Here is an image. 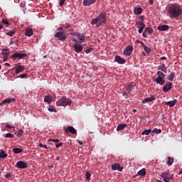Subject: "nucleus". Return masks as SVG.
I'll list each match as a JSON object with an SVG mask.
<instances>
[{"label": "nucleus", "mask_w": 182, "mask_h": 182, "mask_svg": "<svg viewBox=\"0 0 182 182\" xmlns=\"http://www.w3.org/2000/svg\"><path fill=\"white\" fill-rule=\"evenodd\" d=\"M168 14L171 19H176L178 21L182 15V6L180 4H172L168 8Z\"/></svg>", "instance_id": "obj_1"}, {"label": "nucleus", "mask_w": 182, "mask_h": 182, "mask_svg": "<svg viewBox=\"0 0 182 182\" xmlns=\"http://www.w3.org/2000/svg\"><path fill=\"white\" fill-rule=\"evenodd\" d=\"M90 23L91 25H96L97 28L103 26V25L106 23V14H105V13H101L96 18H92Z\"/></svg>", "instance_id": "obj_2"}, {"label": "nucleus", "mask_w": 182, "mask_h": 182, "mask_svg": "<svg viewBox=\"0 0 182 182\" xmlns=\"http://www.w3.org/2000/svg\"><path fill=\"white\" fill-rule=\"evenodd\" d=\"M72 103V100L67 97H63L56 102L57 106H63V107H66V106H70Z\"/></svg>", "instance_id": "obj_3"}, {"label": "nucleus", "mask_w": 182, "mask_h": 182, "mask_svg": "<svg viewBox=\"0 0 182 182\" xmlns=\"http://www.w3.org/2000/svg\"><path fill=\"white\" fill-rule=\"evenodd\" d=\"M157 77L154 80L155 83H157V85H160L161 86H163L166 83V80H164V77H166V75L164 74L161 71L157 72Z\"/></svg>", "instance_id": "obj_4"}, {"label": "nucleus", "mask_w": 182, "mask_h": 182, "mask_svg": "<svg viewBox=\"0 0 182 182\" xmlns=\"http://www.w3.org/2000/svg\"><path fill=\"white\" fill-rule=\"evenodd\" d=\"M72 38L73 42H77L78 43H82L85 42V39H86V36L85 34L80 33H74L72 36Z\"/></svg>", "instance_id": "obj_5"}, {"label": "nucleus", "mask_w": 182, "mask_h": 182, "mask_svg": "<svg viewBox=\"0 0 182 182\" xmlns=\"http://www.w3.org/2000/svg\"><path fill=\"white\" fill-rule=\"evenodd\" d=\"M161 177L163 179V181L170 182L171 180H173V176L170 174V172H164L161 174Z\"/></svg>", "instance_id": "obj_6"}, {"label": "nucleus", "mask_w": 182, "mask_h": 182, "mask_svg": "<svg viewBox=\"0 0 182 182\" xmlns=\"http://www.w3.org/2000/svg\"><path fill=\"white\" fill-rule=\"evenodd\" d=\"M55 37L58 38L59 41H62V42L66 41V35L64 31H58L55 34Z\"/></svg>", "instance_id": "obj_7"}, {"label": "nucleus", "mask_w": 182, "mask_h": 182, "mask_svg": "<svg viewBox=\"0 0 182 182\" xmlns=\"http://www.w3.org/2000/svg\"><path fill=\"white\" fill-rule=\"evenodd\" d=\"M135 26H137L139 33H142L146 28V24L143 22L136 21L135 23Z\"/></svg>", "instance_id": "obj_8"}, {"label": "nucleus", "mask_w": 182, "mask_h": 182, "mask_svg": "<svg viewBox=\"0 0 182 182\" xmlns=\"http://www.w3.org/2000/svg\"><path fill=\"white\" fill-rule=\"evenodd\" d=\"M16 101L15 98H6L0 103V106H5V105H11Z\"/></svg>", "instance_id": "obj_9"}, {"label": "nucleus", "mask_w": 182, "mask_h": 182, "mask_svg": "<svg viewBox=\"0 0 182 182\" xmlns=\"http://www.w3.org/2000/svg\"><path fill=\"white\" fill-rule=\"evenodd\" d=\"M171 89H173V82H167L163 87V90L165 93H167Z\"/></svg>", "instance_id": "obj_10"}, {"label": "nucleus", "mask_w": 182, "mask_h": 182, "mask_svg": "<svg viewBox=\"0 0 182 182\" xmlns=\"http://www.w3.org/2000/svg\"><path fill=\"white\" fill-rule=\"evenodd\" d=\"M153 32H154V30H153V28H151V27H147L144 29L142 33V36H144V38H147V36L149 35H151Z\"/></svg>", "instance_id": "obj_11"}, {"label": "nucleus", "mask_w": 182, "mask_h": 182, "mask_svg": "<svg viewBox=\"0 0 182 182\" xmlns=\"http://www.w3.org/2000/svg\"><path fill=\"white\" fill-rule=\"evenodd\" d=\"M16 167L17 168H26L28 167V163L23 161H19L16 163Z\"/></svg>", "instance_id": "obj_12"}, {"label": "nucleus", "mask_w": 182, "mask_h": 182, "mask_svg": "<svg viewBox=\"0 0 182 182\" xmlns=\"http://www.w3.org/2000/svg\"><path fill=\"white\" fill-rule=\"evenodd\" d=\"M27 54L26 53H16L11 55V58L13 59H23V58H26Z\"/></svg>", "instance_id": "obj_13"}, {"label": "nucleus", "mask_w": 182, "mask_h": 182, "mask_svg": "<svg viewBox=\"0 0 182 182\" xmlns=\"http://www.w3.org/2000/svg\"><path fill=\"white\" fill-rule=\"evenodd\" d=\"M132 52H133V46H129L124 49V55H125V56H130V55H132Z\"/></svg>", "instance_id": "obj_14"}, {"label": "nucleus", "mask_w": 182, "mask_h": 182, "mask_svg": "<svg viewBox=\"0 0 182 182\" xmlns=\"http://www.w3.org/2000/svg\"><path fill=\"white\" fill-rule=\"evenodd\" d=\"M115 62H117L119 65H124V63H126V60L120 57V55H117L115 56Z\"/></svg>", "instance_id": "obj_15"}, {"label": "nucleus", "mask_w": 182, "mask_h": 182, "mask_svg": "<svg viewBox=\"0 0 182 182\" xmlns=\"http://www.w3.org/2000/svg\"><path fill=\"white\" fill-rule=\"evenodd\" d=\"M112 169L117 170L118 171H122L123 167L120 166L119 164H114L112 165Z\"/></svg>", "instance_id": "obj_16"}, {"label": "nucleus", "mask_w": 182, "mask_h": 182, "mask_svg": "<svg viewBox=\"0 0 182 182\" xmlns=\"http://www.w3.org/2000/svg\"><path fill=\"white\" fill-rule=\"evenodd\" d=\"M74 48L77 53H80V52H82V50H83V47L81 45H79L77 43L74 45Z\"/></svg>", "instance_id": "obj_17"}, {"label": "nucleus", "mask_w": 182, "mask_h": 182, "mask_svg": "<svg viewBox=\"0 0 182 182\" xmlns=\"http://www.w3.org/2000/svg\"><path fill=\"white\" fill-rule=\"evenodd\" d=\"M153 100H156V97L154 95H152L150 97L145 98L142 101V103L144 105L145 103H149L150 102H153Z\"/></svg>", "instance_id": "obj_18"}, {"label": "nucleus", "mask_w": 182, "mask_h": 182, "mask_svg": "<svg viewBox=\"0 0 182 182\" xmlns=\"http://www.w3.org/2000/svg\"><path fill=\"white\" fill-rule=\"evenodd\" d=\"M96 1L97 0H84L83 5L84 6H89L90 5H93Z\"/></svg>", "instance_id": "obj_19"}, {"label": "nucleus", "mask_w": 182, "mask_h": 182, "mask_svg": "<svg viewBox=\"0 0 182 182\" xmlns=\"http://www.w3.org/2000/svg\"><path fill=\"white\" fill-rule=\"evenodd\" d=\"M53 100V97H52V95H47L44 97V102L46 103H48V105H50Z\"/></svg>", "instance_id": "obj_20"}, {"label": "nucleus", "mask_w": 182, "mask_h": 182, "mask_svg": "<svg viewBox=\"0 0 182 182\" xmlns=\"http://www.w3.org/2000/svg\"><path fill=\"white\" fill-rule=\"evenodd\" d=\"M158 70H161V72H164V73H167V68H166V65L164 63H161L159 65Z\"/></svg>", "instance_id": "obj_21"}, {"label": "nucleus", "mask_w": 182, "mask_h": 182, "mask_svg": "<svg viewBox=\"0 0 182 182\" xmlns=\"http://www.w3.org/2000/svg\"><path fill=\"white\" fill-rule=\"evenodd\" d=\"M176 103H177V100L175 99L172 101L166 102L165 103L166 106H169V107H174L176 106Z\"/></svg>", "instance_id": "obj_22"}, {"label": "nucleus", "mask_w": 182, "mask_h": 182, "mask_svg": "<svg viewBox=\"0 0 182 182\" xmlns=\"http://www.w3.org/2000/svg\"><path fill=\"white\" fill-rule=\"evenodd\" d=\"M25 35L28 37L32 36L33 35V30L31 28H26Z\"/></svg>", "instance_id": "obj_23"}, {"label": "nucleus", "mask_w": 182, "mask_h": 182, "mask_svg": "<svg viewBox=\"0 0 182 182\" xmlns=\"http://www.w3.org/2000/svg\"><path fill=\"white\" fill-rule=\"evenodd\" d=\"M72 133V134H76L77 131L73 127H68V128L65 130V133Z\"/></svg>", "instance_id": "obj_24"}, {"label": "nucleus", "mask_w": 182, "mask_h": 182, "mask_svg": "<svg viewBox=\"0 0 182 182\" xmlns=\"http://www.w3.org/2000/svg\"><path fill=\"white\" fill-rule=\"evenodd\" d=\"M141 12H143V9L141 7H135L134 9V14L135 15H141Z\"/></svg>", "instance_id": "obj_25"}, {"label": "nucleus", "mask_w": 182, "mask_h": 182, "mask_svg": "<svg viewBox=\"0 0 182 182\" xmlns=\"http://www.w3.org/2000/svg\"><path fill=\"white\" fill-rule=\"evenodd\" d=\"M126 127H127V124H119L117 126V132H120L122 130H124V129H126Z\"/></svg>", "instance_id": "obj_26"}, {"label": "nucleus", "mask_w": 182, "mask_h": 182, "mask_svg": "<svg viewBox=\"0 0 182 182\" xmlns=\"http://www.w3.org/2000/svg\"><path fill=\"white\" fill-rule=\"evenodd\" d=\"M157 29H158V31H161V32H164L165 31H168V26H167V25L159 26H158Z\"/></svg>", "instance_id": "obj_27"}, {"label": "nucleus", "mask_w": 182, "mask_h": 182, "mask_svg": "<svg viewBox=\"0 0 182 182\" xmlns=\"http://www.w3.org/2000/svg\"><path fill=\"white\" fill-rule=\"evenodd\" d=\"M23 70H25V66L24 65H19L16 69V74L19 75V73H21V72H22Z\"/></svg>", "instance_id": "obj_28"}, {"label": "nucleus", "mask_w": 182, "mask_h": 182, "mask_svg": "<svg viewBox=\"0 0 182 182\" xmlns=\"http://www.w3.org/2000/svg\"><path fill=\"white\" fill-rule=\"evenodd\" d=\"M134 87V85H133L132 83L129 84L127 87H126V90L127 92H128L129 94L132 93V91L133 90Z\"/></svg>", "instance_id": "obj_29"}, {"label": "nucleus", "mask_w": 182, "mask_h": 182, "mask_svg": "<svg viewBox=\"0 0 182 182\" xmlns=\"http://www.w3.org/2000/svg\"><path fill=\"white\" fill-rule=\"evenodd\" d=\"M137 176H141V177L146 176V168H142L141 170H140L137 174L136 176H134V177H137Z\"/></svg>", "instance_id": "obj_30"}, {"label": "nucleus", "mask_w": 182, "mask_h": 182, "mask_svg": "<svg viewBox=\"0 0 182 182\" xmlns=\"http://www.w3.org/2000/svg\"><path fill=\"white\" fill-rule=\"evenodd\" d=\"M174 163V158L168 156L166 162L167 166L170 167Z\"/></svg>", "instance_id": "obj_31"}, {"label": "nucleus", "mask_w": 182, "mask_h": 182, "mask_svg": "<svg viewBox=\"0 0 182 182\" xmlns=\"http://www.w3.org/2000/svg\"><path fill=\"white\" fill-rule=\"evenodd\" d=\"M8 157V154H6L4 149H1L0 151V159H6Z\"/></svg>", "instance_id": "obj_32"}, {"label": "nucleus", "mask_w": 182, "mask_h": 182, "mask_svg": "<svg viewBox=\"0 0 182 182\" xmlns=\"http://www.w3.org/2000/svg\"><path fill=\"white\" fill-rule=\"evenodd\" d=\"M1 55H3V56H9V49H6V48L2 49Z\"/></svg>", "instance_id": "obj_33"}, {"label": "nucleus", "mask_w": 182, "mask_h": 182, "mask_svg": "<svg viewBox=\"0 0 182 182\" xmlns=\"http://www.w3.org/2000/svg\"><path fill=\"white\" fill-rule=\"evenodd\" d=\"M23 150L20 148H14L13 152L14 154H19V153H22Z\"/></svg>", "instance_id": "obj_34"}, {"label": "nucleus", "mask_w": 182, "mask_h": 182, "mask_svg": "<svg viewBox=\"0 0 182 182\" xmlns=\"http://www.w3.org/2000/svg\"><path fill=\"white\" fill-rule=\"evenodd\" d=\"M176 76V73H171L169 77H168V80L171 82H173L174 80V77Z\"/></svg>", "instance_id": "obj_35"}, {"label": "nucleus", "mask_w": 182, "mask_h": 182, "mask_svg": "<svg viewBox=\"0 0 182 182\" xmlns=\"http://www.w3.org/2000/svg\"><path fill=\"white\" fill-rule=\"evenodd\" d=\"M151 133V129H146L144 131L142 132L141 134L142 136H149V134Z\"/></svg>", "instance_id": "obj_36"}, {"label": "nucleus", "mask_w": 182, "mask_h": 182, "mask_svg": "<svg viewBox=\"0 0 182 182\" xmlns=\"http://www.w3.org/2000/svg\"><path fill=\"white\" fill-rule=\"evenodd\" d=\"M15 134H16V136L19 137V136H22V134H23V130L20 129V130L17 131L16 132H15Z\"/></svg>", "instance_id": "obj_37"}, {"label": "nucleus", "mask_w": 182, "mask_h": 182, "mask_svg": "<svg viewBox=\"0 0 182 182\" xmlns=\"http://www.w3.org/2000/svg\"><path fill=\"white\" fill-rule=\"evenodd\" d=\"M91 176L92 175L90 174V172H86V173H85V178H86L87 181H90V176Z\"/></svg>", "instance_id": "obj_38"}, {"label": "nucleus", "mask_w": 182, "mask_h": 182, "mask_svg": "<svg viewBox=\"0 0 182 182\" xmlns=\"http://www.w3.org/2000/svg\"><path fill=\"white\" fill-rule=\"evenodd\" d=\"M26 76H28V75H26V73L21 74V75H18V76L16 77V79H19V78H21V79H25V77H26Z\"/></svg>", "instance_id": "obj_39"}, {"label": "nucleus", "mask_w": 182, "mask_h": 182, "mask_svg": "<svg viewBox=\"0 0 182 182\" xmlns=\"http://www.w3.org/2000/svg\"><path fill=\"white\" fill-rule=\"evenodd\" d=\"M152 132L155 133L156 134H160V133H161V129H158L157 128H155L154 129H153Z\"/></svg>", "instance_id": "obj_40"}, {"label": "nucleus", "mask_w": 182, "mask_h": 182, "mask_svg": "<svg viewBox=\"0 0 182 182\" xmlns=\"http://www.w3.org/2000/svg\"><path fill=\"white\" fill-rule=\"evenodd\" d=\"M144 49L146 53H150V52H151V49H150V48L147 47L146 46H144Z\"/></svg>", "instance_id": "obj_41"}, {"label": "nucleus", "mask_w": 182, "mask_h": 182, "mask_svg": "<svg viewBox=\"0 0 182 182\" xmlns=\"http://www.w3.org/2000/svg\"><path fill=\"white\" fill-rule=\"evenodd\" d=\"M6 139H12L14 138V134L11 133H7L5 136Z\"/></svg>", "instance_id": "obj_42"}, {"label": "nucleus", "mask_w": 182, "mask_h": 182, "mask_svg": "<svg viewBox=\"0 0 182 182\" xmlns=\"http://www.w3.org/2000/svg\"><path fill=\"white\" fill-rule=\"evenodd\" d=\"M70 24L69 23H65L63 25V28H64V31H66V29H68V28H70Z\"/></svg>", "instance_id": "obj_43"}, {"label": "nucleus", "mask_w": 182, "mask_h": 182, "mask_svg": "<svg viewBox=\"0 0 182 182\" xmlns=\"http://www.w3.org/2000/svg\"><path fill=\"white\" fill-rule=\"evenodd\" d=\"M14 33H15V31H9V32L6 33V35H8L9 36H13Z\"/></svg>", "instance_id": "obj_44"}, {"label": "nucleus", "mask_w": 182, "mask_h": 182, "mask_svg": "<svg viewBox=\"0 0 182 182\" xmlns=\"http://www.w3.org/2000/svg\"><path fill=\"white\" fill-rule=\"evenodd\" d=\"M48 112H54L55 113H56V109L55 108V107H50L49 108H48Z\"/></svg>", "instance_id": "obj_45"}, {"label": "nucleus", "mask_w": 182, "mask_h": 182, "mask_svg": "<svg viewBox=\"0 0 182 182\" xmlns=\"http://www.w3.org/2000/svg\"><path fill=\"white\" fill-rule=\"evenodd\" d=\"M66 0H58L60 6H63Z\"/></svg>", "instance_id": "obj_46"}, {"label": "nucleus", "mask_w": 182, "mask_h": 182, "mask_svg": "<svg viewBox=\"0 0 182 182\" xmlns=\"http://www.w3.org/2000/svg\"><path fill=\"white\" fill-rule=\"evenodd\" d=\"M62 146H63V143H62V142H58V143L55 144L56 149H59V147H62Z\"/></svg>", "instance_id": "obj_47"}, {"label": "nucleus", "mask_w": 182, "mask_h": 182, "mask_svg": "<svg viewBox=\"0 0 182 182\" xmlns=\"http://www.w3.org/2000/svg\"><path fill=\"white\" fill-rule=\"evenodd\" d=\"M2 23H4V25H6L7 26H9V21L5 20V19H3L2 20Z\"/></svg>", "instance_id": "obj_48"}, {"label": "nucleus", "mask_w": 182, "mask_h": 182, "mask_svg": "<svg viewBox=\"0 0 182 182\" xmlns=\"http://www.w3.org/2000/svg\"><path fill=\"white\" fill-rule=\"evenodd\" d=\"M92 50H93V48H87V50H85V53L89 54L90 53V52H92Z\"/></svg>", "instance_id": "obj_49"}, {"label": "nucleus", "mask_w": 182, "mask_h": 182, "mask_svg": "<svg viewBox=\"0 0 182 182\" xmlns=\"http://www.w3.org/2000/svg\"><path fill=\"white\" fill-rule=\"evenodd\" d=\"M48 141H53L54 143L58 144L59 143V139H50L48 140Z\"/></svg>", "instance_id": "obj_50"}, {"label": "nucleus", "mask_w": 182, "mask_h": 182, "mask_svg": "<svg viewBox=\"0 0 182 182\" xmlns=\"http://www.w3.org/2000/svg\"><path fill=\"white\" fill-rule=\"evenodd\" d=\"M38 146L39 147H43V149H48V146H46L43 144H41V143L38 144Z\"/></svg>", "instance_id": "obj_51"}, {"label": "nucleus", "mask_w": 182, "mask_h": 182, "mask_svg": "<svg viewBox=\"0 0 182 182\" xmlns=\"http://www.w3.org/2000/svg\"><path fill=\"white\" fill-rule=\"evenodd\" d=\"M8 60V55H3V62H6Z\"/></svg>", "instance_id": "obj_52"}, {"label": "nucleus", "mask_w": 182, "mask_h": 182, "mask_svg": "<svg viewBox=\"0 0 182 182\" xmlns=\"http://www.w3.org/2000/svg\"><path fill=\"white\" fill-rule=\"evenodd\" d=\"M10 177H12V175H11V173H7L5 175L6 178H10Z\"/></svg>", "instance_id": "obj_53"}, {"label": "nucleus", "mask_w": 182, "mask_h": 182, "mask_svg": "<svg viewBox=\"0 0 182 182\" xmlns=\"http://www.w3.org/2000/svg\"><path fill=\"white\" fill-rule=\"evenodd\" d=\"M139 19L141 21V22H144V16H140Z\"/></svg>", "instance_id": "obj_54"}, {"label": "nucleus", "mask_w": 182, "mask_h": 182, "mask_svg": "<svg viewBox=\"0 0 182 182\" xmlns=\"http://www.w3.org/2000/svg\"><path fill=\"white\" fill-rule=\"evenodd\" d=\"M6 127H7L8 129H14V127H13L12 125H9V124H7V125H6Z\"/></svg>", "instance_id": "obj_55"}, {"label": "nucleus", "mask_w": 182, "mask_h": 182, "mask_svg": "<svg viewBox=\"0 0 182 182\" xmlns=\"http://www.w3.org/2000/svg\"><path fill=\"white\" fill-rule=\"evenodd\" d=\"M166 59H167V58H166L165 56L160 58V60H166Z\"/></svg>", "instance_id": "obj_56"}, {"label": "nucleus", "mask_w": 182, "mask_h": 182, "mask_svg": "<svg viewBox=\"0 0 182 182\" xmlns=\"http://www.w3.org/2000/svg\"><path fill=\"white\" fill-rule=\"evenodd\" d=\"M77 141H78L80 146H83V141H79V140Z\"/></svg>", "instance_id": "obj_57"}, {"label": "nucleus", "mask_w": 182, "mask_h": 182, "mask_svg": "<svg viewBox=\"0 0 182 182\" xmlns=\"http://www.w3.org/2000/svg\"><path fill=\"white\" fill-rule=\"evenodd\" d=\"M10 45H14V39L13 38L10 39Z\"/></svg>", "instance_id": "obj_58"}, {"label": "nucleus", "mask_w": 182, "mask_h": 182, "mask_svg": "<svg viewBox=\"0 0 182 182\" xmlns=\"http://www.w3.org/2000/svg\"><path fill=\"white\" fill-rule=\"evenodd\" d=\"M58 31H65L63 28V26L62 27H60Z\"/></svg>", "instance_id": "obj_59"}, {"label": "nucleus", "mask_w": 182, "mask_h": 182, "mask_svg": "<svg viewBox=\"0 0 182 182\" xmlns=\"http://www.w3.org/2000/svg\"><path fill=\"white\" fill-rule=\"evenodd\" d=\"M141 45L143 48H144V46H146V45H144V43H143V41H141Z\"/></svg>", "instance_id": "obj_60"}, {"label": "nucleus", "mask_w": 182, "mask_h": 182, "mask_svg": "<svg viewBox=\"0 0 182 182\" xmlns=\"http://www.w3.org/2000/svg\"><path fill=\"white\" fill-rule=\"evenodd\" d=\"M4 66H11V64L6 63H4Z\"/></svg>", "instance_id": "obj_61"}, {"label": "nucleus", "mask_w": 182, "mask_h": 182, "mask_svg": "<svg viewBox=\"0 0 182 182\" xmlns=\"http://www.w3.org/2000/svg\"><path fill=\"white\" fill-rule=\"evenodd\" d=\"M149 4H150L151 5H153V4H154L153 0H149Z\"/></svg>", "instance_id": "obj_62"}, {"label": "nucleus", "mask_w": 182, "mask_h": 182, "mask_svg": "<svg viewBox=\"0 0 182 182\" xmlns=\"http://www.w3.org/2000/svg\"><path fill=\"white\" fill-rule=\"evenodd\" d=\"M141 41H139V40H136V41H135V43H141Z\"/></svg>", "instance_id": "obj_63"}, {"label": "nucleus", "mask_w": 182, "mask_h": 182, "mask_svg": "<svg viewBox=\"0 0 182 182\" xmlns=\"http://www.w3.org/2000/svg\"><path fill=\"white\" fill-rule=\"evenodd\" d=\"M132 112H133V113H136L137 112V109H132Z\"/></svg>", "instance_id": "obj_64"}]
</instances>
